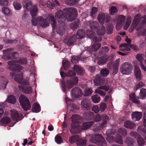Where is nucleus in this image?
<instances>
[{
	"label": "nucleus",
	"mask_w": 146,
	"mask_h": 146,
	"mask_svg": "<svg viewBox=\"0 0 146 146\" xmlns=\"http://www.w3.org/2000/svg\"><path fill=\"white\" fill-rule=\"evenodd\" d=\"M78 15L77 10L74 8H66L63 10H59L55 13V17L59 24L56 25V19L53 15H48L49 19L53 31L56 30L57 33L62 35L65 30L63 23L65 20L72 21L75 19Z\"/></svg>",
	"instance_id": "obj_1"
},
{
	"label": "nucleus",
	"mask_w": 146,
	"mask_h": 146,
	"mask_svg": "<svg viewBox=\"0 0 146 146\" xmlns=\"http://www.w3.org/2000/svg\"><path fill=\"white\" fill-rule=\"evenodd\" d=\"M24 7L29 11H30L31 15L32 17L31 21L32 25L34 26H36L37 24L43 28H45L49 26V24L46 19L44 18L43 17L39 16L36 19L35 17L36 15L38 9L36 5L33 7L32 2L30 0H28L25 1L23 3Z\"/></svg>",
	"instance_id": "obj_2"
},
{
	"label": "nucleus",
	"mask_w": 146,
	"mask_h": 146,
	"mask_svg": "<svg viewBox=\"0 0 146 146\" xmlns=\"http://www.w3.org/2000/svg\"><path fill=\"white\" fill-rule=\"evenodd\" d=\"M146 23V15L141 17V15L138 14L135 15L133 20L131 27L133 29L136 28L137 31H139L138 35H146V27L144 28V25Z\"/></svg>",
	"instance_id": "obj_3"
},
{
	"label": "nucleus",
	"mask_w": 146,
	"mask_h": 146,
	"mask_svg": "<svg viewBox=\"0 0 146 146\" xmlns=\"http://www.w3.org/2000/svg\"><path fill=\"white\" fill-rule=\"evenodd\" d=\"M90 141L99 146H106L107 145L103 137L99 134L92 135L90 138Z\"/></svg>",
	"instance_id": "obj_4"
},
{
	"label": "nucleus",
	"mask_w": 146,
	"mask_h": 146,
	"mask_svg": "<svg viewBox=\"0 0 146 146\" xmlns=\"http://www.w3.org/2000/svg\"><path fill=\"white\" fill-rule=\"evenodd\" d=\"M78 78L75 77L71 78L70 79L67 80L66 82L62 81V91L64 92H65L66 88L68 89L72 88L74 84L78 83Z\"/></svg>",
	"instance_id": "obj_5"
},
{
	"label": "nucleus",
	"mask_w": 146,
	"mask_h": 146,
	"mask_svg": "<svg viewBox=\"0 0 146 146\" xmlns=\"http://www.w3.org/2000/svg\"><path fill=\"white\" fill-rule=\"evenodd\" d=\"M11 76L13 78H14L15 80L23 85H29V81L27 79L23 78V74L22 73H19L17 75L15 76L14 72H12L10 73Z\"/></svg>",
	"instance_id": "obj_6"
},
{
	"label": "nucleus",
	"mask_w": 146,
	"mask_h": 146,
	"mask_svg": "<svg viewBox=\"0 0 146 146\" xmlns=\"http://www.w3.org/2000/svg\"><path fill=\"white\" fill-rule=\"evenodd\" d=\"M19 100L22 108L25 111H26L31 108L30 102L25 96L21 95L19 97Z\"/></svg>",
	"instance_id": "obj_7"
},
{
	"label": "nucleus",
	"mask_w": 146,
	"mask_h": 146,
	"mask_svg": "<svg viewBox=\"0 0 146 146\" xmlns=\"http://www.w3.org/2000/svg\"><path fill=\"white\" fill-rule=\"evenodd\" d=\"M133 68V66L131 63L126 62L121 65L120 67L121 72L123 74H129Z\"/></svg>",
	"instance_id": "obj_8"
},
{
	"label": "nucleus",
	"mask_w": 146,
	"mask_h": 146,
	"mask_svg": "<svg viewBox=\"0 0 146 146\" xmlns=\"http://www.w3.org/2000/svg\"><path fill=\"white\" fill-rule=\"evenodd\" d=\"M109 119L108 117L106 114H104L102 115L103 123L100 125L99 124H97L95 125L93 127V130L94 132H97L100 130L101 127L103 128L106 127L107 124V122Z\"/></svg>",
	"instance_id": "obj_9"
},
{
	"label": "nucleus",
	"mask_w": 146,
	"mask_h": 146,
	"mask_svg": "<svg viewBox=\"0 0 146 146\" xmlns=\"http://www.w3.org/2000/svg\"><path fill=\"white\" fill-rule=\"evenodd\" d=\"M15 61H9L8 62L9 69L14 72H19L21 71L22 67L19 65H17Z\"/></svg>",
	"instance_id": "obj_10"
},
{
	"label": "nucleus",
	"mask_w": 146,
	"mask_h": 146,
	"mask_svg": "<svg viewBox=\"0 0 146 146\" xmlns=\"http://www.w3.org/2000/svg\"><path fill=\"white\" fill-rule=\"evenodd\" d=\"M93 82L95 86H98L107 84L108 81L102 76L96 75L94 80Z\"/></svg>",
	"instance_id": "obj_11"
},
{
	"label": "nucleus",
	"mask_w": 146,
	"mask_h": 146,
	"mask_svg": "<svg viewBox=\"0 0 146 146\" xmlns=\"http://www.w3.org/2000/svg\"><path fill=\"white\" fill-rule=\"evenodd\" d=\"M143 123L144 126L140 125L138 126L137 131L144 137L146 140V114H144L143 116Z\"/></svg>",
	"instance_id": "obj_12"
},
{
	"label": "nucleus",
	"mask_w": 146,
	"mask_h": 146,
	"mask_svg": "<svg viewBox=\"0 0 146 146\" xmlns=\"http://www.w3.org/2000/svg\"><path fill=\"white\" fill-rule=\"evenodd\" d=\"M11 48H9L3 50L4 54H7V58L9 60L15 59L18 57V54L16 52H11Z\"/></svg>",
	"instance_id": "obj_13"
},
{
	"label": "nucleus",
	"mask_w": 146,
	"mask_h": 146,
	"mask_svg": "<svg viewBox=\"0 0 146 146\" xmlns=\"http://www.w3.org/2000/svg\"><path fill=\"white\" fill-rule=\"evenodd\" d=\"M84 52H82L81 55H80L79 56H72L71 57V62L74 63H77L79 61L80 59V58L81 60H83L84 59L87 58L89 56L88 55V54H90V52L88 51H87L86 52V55H85L84 56H82V55L84 54Z\"/></svg>",
	"instance_id": "obj_14"
},
{
	"label": "nucleus",
	"mask_w": 146,
	"mask_h": 146,
	"mask_svg": "<svg viewBox=\"0 0 146 146\" xmlns=\"http://www.w3.org/2000/svg\"><path fill=\"white\" fill-rule=\"evenodd\" d=\"M71 94L73 98H80L82 95V92L80 88L76 87L72 89Z\"/></svg>",
	"instance_id": "obj_15"
},
{
	"label": "nucleus",
	"mask_w": 146,
	"mask_h": 146,
	"mask_svg": "<svg viewBox=\"0 0 146 146\" xmlns=\"http://www.w3.org/2000/svg\"><path fill=\"white\" fill-rule=\"evenodd\" d=\"M81 106L85 110H90L92 107L90 100L88 98L83 99L81 102Z\"/></svg>",
	"instance_id": "obj_16"
},
{
	"label": "nucleus",
	"mask_w": 146,
	"mask_h": 146,
	"mask_svg": "<svg viewBox=\"0 0 146 146\" xmlns=\"http://www.w3.org/2000/svg\"><path fill=\"white\" fill-rule=\"evenodd\" d=\"M18 87L20 90L24 94H29L32 92L31 87V86H24L18 85Z\"/></svg>",
	"instance_id": "obj_17"
},
{
	"label": "nucleus",
	"mask_w": 146,
	"mask_h": 146,
	"mask_svg": "<svg viewBox=\"0 0 146 146\" xmlns=\"http://www.w3.org/2000/svg\"><path fill=\"white\" fill-rule=\"evenodd\" d=\"M83 116L87 120H91L95 118V115L93 112L90 111L85 112L83 114Z\"/></svg>",
	"instance_id": "obj_18"
},
{
	"label": "nucleus",
	"mask_w": 146,
	"mask_h": 146,
	"mask_svg": "<svg viewBox=\"0 0 146 146\" xmlns=\"http://www.w3.org/2000/svg\"><path fill=\"white\" fill-rule=\"evenodd\" d=\"M120 62V59L119 58L115 61L114 63L113 66V71L112 73L113 75L117 74L118 71V68Z\"/></svg>",
	"instance_id": "obj_19"
},
{
	"label": "nucleus",
	"mask_w": 146,
	"mask_h": 146,
	"mask_svg": "<svg viewBox=\"0 0 146 146\" xmlns=\"http://www.w3.org/2000/svg\"><path fill=\"white\" fill-rule=\"evenodd\" d=\"M77 39H81L83 38L86 35V32L84 30L80 29L78 30L76 35H74Z\"/></svg>",
	"instance_id": "obj_20"
},
{
	"label": "nucleus",
	"mask_w": 146,
	"mask_h": 146,
	"mask_svg": "<svg viewBox=\"0 0 146 146\" xmlns=\"http://www.w3.org/2000/svg\"><path fill=\"white\" fill-rule=\"evenodd\" d=\"M62 68H61L60 72L61 76L62 78H64L66 76L72 77L76 75L75 72L73 70H69L67 73H65L64 72L61 71Z\"/></svg>",
	"instance_id": "obj_21"
},
{
	"label": "nucleus",
	"mask_w": 146,
	"mask_h": 146,
	"mask_svg": "<svg viewBox=\"0 0 146 146\" xmlns=\"http://www.w3.org/2000/svg\"><path fill=\"white\" fill-rule=\"evenodd\" d=\"M142 115V113L140 112H133L131 115L132 119L134 121H139L141 119Z\"/></svg>",
	"instance_id": "obj_22"
},
{
	"label": "nucleus",
	"mask_w": 146,
	"mask_h": 146,
	"mask_svg": "<svg viewBox=\"0 0 146 146\" xmlns=\"http://www.w3.org/2000/svg\"><path fill=\"white\" fill-rule=\"evenodd\" d=\"M125 142L127 146H137L135 140L130 137H127L125 140Z\"/></svg>",
	"instance_id": "obj_23"
},
{
	"label": "nucleus",
	"mask_w": 146,
	"mask_h": 146,
	"mask_svg": "<svg viewBox=\"0 0 146 146\" xmlns=\"http://www.w3.org/2000/svg\"><path fill=\"white\" fill-rule=\"evenodd\" d=\"M134 73L137 80H140L142 78L141 71L140 68L137 66H135V67Z\"/></svg>",
	"instance_id": "obj_24"
},
{
	"label": "nucleus",
	"mask_w": 146,
	"mask_h": 146,
	"mask_svg": "<svg viewBox=\"0 0 146 146\" xmlns=\"http://www.w3.org/2000/svg\"><path fill=\"white\" fill-rule=\"evenodd\" d=\"M77 40L74 35H73L67 41L65 39L64 40V42L68 46H70L73 44L74 42Z\"/></svg>",
	"instance_id": "obj_25"
},
{
	"label": "nucleus",
	"mask_w": 146,
	"mask_h": 146,
	"mask_svg": "<svg viewBox=\"0 0 146 146\" xmlns=\"http://www.w3.org/2000/svg\"><path fill=\"white\" fill-rule=\"evenodd\" d=\"M94 123V121L84 123L82 125L81 129L82 130L87 129L92 126Z\"/></svg>",
	"instance_id": "obj_26"
},
{
	"label": "nucleus",
	"mask_w": 146,
	"mask_h": 146,
	"mask_svg": "<svg viewBox=\"0 0 146 146\" xmlns=\"http://www.w3.org/2000/svg\"><path fill=\"white\" fill-rule=\"evenodd\" d=\"M135 126V124L134 123L129 120L126 121L124 123V126L130 129L134 128Z\"/></svg>",
	"instance_id": "obj_27"
},
{
	"label": "nucleus",
	"mask_w": 146,
	"mask_h": 146,
	"mask_svg": "<svg viewBox=\"0 0 146 146\" xmlns=\"http://www.w3.org/2000/svg\"><path fill=\"white\" fill-rule=\"evenodd\" d=\"M74 70L77 72L78 75H82L84 74V71L83 69L78 65H74Z\"/></svg>",
	"instance_id": "obj_28"
},
{
	"label": "nucleus",
	"mask_w": 146,
	"mask_h": 146,
	"mask_svg": "<svg viewBox=\"0 0 146 146\" xmlns=\"http://www.w3.org/2000/svg\"><path fill=\"white\" fill-rule=\"evenodd\" d=\"M11 117L14 121H17L19 120L18 113L16 110L11 112Z\"/></svg>",
	"instance_id": "obj_29"
},
{
	"label": "nucleus",
	"mask_w": 146,
	"mask_h": 146,
	"mask_svg": "<svg viewBox=\"0 0 146 146\" xmlns=\"http://www.w3.org/2000/svg\"><path fill=\"white\" fill-rule=\"evenodd\" d=\"M81 119V117L78 115H75L71 117L72 121L73 123H79Z\"/></svg>",
	"instance_id": "obj_30"
},
{
	"label": "nucleus",
	"mask_w": 146,
	"mask_h": 146,
	"mask_svg": "<svg viewBox=\"0 0 146 146\" xmlns=\"http://www.w3.org/2000/svg\"><path fill=\"white\" fill-rule=\"evenodd\" d=\"M40 110V105L37 103H35L33 104L32 109L33 112L38 113Z\"/></svg>",
	"instance_id": "obj_31"
},
{
	"label": "nucleus",
	"mask_w": 146,
	"mask_h": 146,
	"mask_svg": "<svg viewBox=\"0 0 146 146\" xmlns=\"http://www.w3.org/2000/svg\"><path fill=\"white\" fill-rule=\"evenodd\" d=\"M107 59L106 57H100L98 60V64L100 65H102L105 64L107 62Z\"/></svg>",
	"instance_id": "obj_32"
},
{
	"label": "nucleus",
	"mask_w": 146,
	"mask_h": 146,
	"mask_svg": "<svg viewBox=\"0 0 146 146\" xmlns=\"http://www.w3.org/2000/svg\"><path fill=\"white\" fill-rule=\"evenodd\" d=\"M80 24L79 21L77 20L72 22L70 25V28L73 30L77 29Z\"/></svg>",
	"instance_id": "obj_33"
},
{
	"label": "nucleus",
	"mask_w": 146,
	"mask_h": 146,
	"mask_svg": "<svg viewBox=\"0 0 146 146\" xmlns=\"http://www.w3.org/2000/svg\"><path fill=\"white\" fill-rule=\"evenodd\" d=\"M129 98L132 102L134 103L139 104L140 103L139 101L136 98L135 94L133 93L129 95Z\"/></svg>",
	"instance_id": "obj_34"
},
{
	"label": "nucleus",
	"mask_w": 146,
	"mask_h": 146,
	"mask_svg": "<svg viewBox=\"0 0 146 146\" xmlns=\"http://www.w3.org/2000/svg\"><path fill=\"white\" fill-rule=\"evenodd\" d=\"M79 139V136L78 135H72L69 139V141L71 143H73L74 142H76Z\"/></svg>",
	"instance_id": "obj_35"
},
{
	"label": "nucleus",
	"mask_w": 146,
	"mask_h": 146,
	"mask_svg": "<svg viewBox=\"0 0 146 146\" xmlns=\"http://www.w3.org/2000/svg\"><path fill=\"white\" fill-rule=\"evenodd\" d=\"M98 19L99 22L102 24L104 23L105 19V16L104 14L99 13L98 16Z\"/></svg>",
	"instance_id": "obj_36"
},
{
	"label": "nucleus",
	"mask_w": 146,
	"mask_h": 146,
	"mask_svg": "<svg viewBox=\"0 0 146 146\" xmlns=\"http://www.w3.org/2000/svg\"><path fill=\"white\" fill-rule=\"evenodd\" d=\"M11 121V119L10 118L6 117H4L1 119L0 122L1 124L4 125L9 123Z\"/></svg>",
	"instance_id": "obj_37"
},
{
	"label": "nucleus",
	"mask_w": 146,
	"mask_h": 146,
	"mask_svg": "<svg viewBox=\"0 0 146 146\" xmlns=\"http://www.w3.org/2000/svg\"><path fill=\"white\" fill-rule=\"evenodd\" d=\"M86 139L84 138L81 139L79 138L76 142V144L79 146H84L86 145Z\"/></svg>",
	"instance_id": "obj_38"
},
{
	"label": "nucleus",
	"mask_w": 146,
	"mask_h": 146,
	"mask_svg": "<svg viewBox=\"0 0 146 146\" xmlns=\"http://www.w3.org/2000/svg\"><path fill=\"white\" fill-rule=\"evenodd\" d=\"M99 24L97 21H93L91 22L89 25L90 29H97L98 27Z\"/></svg>",
	"instance_id": "obj_39"
},
{
	"label": "nucleus",
	"mask_w": 146,
	"mask_h": 146,
	"mask_svg": "<svg viewBox=\"0 0 146 146\" xmlns=\"http://www.w3.org/2000/svg\"><path fill=\"white\" fill-rule=\"evenodd\" d=\"M78 128V126L75 124V123H72L71 125L70 129V131L73 134L77 133V130Z\"/></svg>",
	"instance_id": "obj_40"
},
{
	"label": "nucleus",
	"mask_w": 146,
	"mask_h": 146,
	"mask_svg": "<svg viewBox=\"0 0 146 146\" xmlns=\"http://www.w3.org/2000/svg\"><path fill=\"white\" fill-rule=\"evenodd\" d=\"M7 101L9 103L13 104H15L16 102V98L14 96L12 95L8 96Z\"/></svg>",
	"instance_id": "obj_41"
},
{
	"label": "nucleus",
	"mask_w": 146,
	"mask_h": 146,
	"mask_svg": "<svg viewBox=\"0 0 146 146\" xmlns=\"http://www.w3.org/2000/svg\"><path fill=\"white\" fill-rule=\"evenodd\" d=\"M91 98L92 101L95 103H98L100 100V96L97 94L92 96Z\"/></svg>",
	"instance_id": "obj_42"
},
{
	"label": "nucleus",
	"mask_w": 146,
	"mask_h": 146,
	"mask_svg": "<svg viewBox=\"0 0 146 146\" xmlns=\"http://www.w3.org/2000/svg\"><path fill=\"white\" fill-rule=\"evenodd\" d=\"M101 75L102 77L107 76L109 74V71L107 68L102 69L100 72Z\"/></svg>",
	"instance_id": "obj_43"
},
{
	"label": "nucleus",
	"mask_w": 146,
	"mask_h": 146,
	"mask_svg": "<svg viewBox=\"0 0 146 146\" xmlns=\"http://www.w3.org/2000/svg\"><path fill=\"white\" fill-rule=\"evenodd\" d=\"M16 63H19L21 64H27V59L26 58H22L20 59L19 60H15Z\"/></svg>",
	"instance_id": "obj_44"
},
{
	"label": "nucleus",
	"mask_w": 146,
	"mask_h": 146,
	"mask_svg": "<svg viewBox=\"0 0 146 146\" xmlns=\"http://www.w3.org/2000/svg\"><path fill=\"white\" fill-rule=\"evenodd\" d=\"M101 44L100 43H96L93 44L91 47V49L92 51L94 52L98 50L100 47Z\"/></svg>",
	"instance_id": "obj_45"
},
{
	"label": "nucleus",
	"mask_w": 146,
	"mask_h": 146,
	"mask_svg": "<svg viewBox=\"0 0 146 146\" xmlns=\"http://www.w3.org/2000/svg\"><path fill=\"white\" fill-rule=\"evenodd\" d=\"M62 65L63 66L65 70H66L70 67V62L67 60H63L62 61Z\"/></svg>",
	"instance_id": "obj_46"
},
{
	"label": "nucleus",
	"mask_w": 146,
	"mask_h": 146,
	"mask_svg": "<svg viewBox=\"0 0 146 146\" xmlns=\"http://www.w3.org/2000/svg\"><path fill=\"white\" fill-rule=\"evenodd\" d=\"M115 142L121 145L123 143L122 136L120 134H117V136L115 139Z\"/></svg>",
	"instance_id": "obj_47"
},
{
	"label": "nucleus",
	"mask_w": 146,
	"mask_h": 146,
	"mask_svg": "<svg viewBox=\"0 0 146 146\" xmlns=\"http://www.w3.org/2000/svg\"><path fill=\"white\" fill-rule=\"evenodd\" d=\"M118 131L122 136H125L127 134V131L126 130L123 128H119L118 130Z\"/></svg>",
	"instance_id": "obj_48"
},
{
	"label": "nucleus",
	"mask_w": 146,
	"mask_h": 146,
	"mask_svg": "<svg viewBox=\"0 0 146 146\" xmlns=\"http://www.w3.org/2000/svg\"><path fill=\"white\" fill-rule=\"evenodd\" d=\"M137 144L139 146H143L145 143V141L141 136L137 140Z\"/></svg>",
	"instance_id": "obj_49"
},
{
	"label": "nucleus",
	"mask_w": 146,
	"mask_h": 146,
	"mask_svg": "<svg viewBox=\"0 0 146 146\" xmlns=\"http://www.w3.org/2000/svg\"><path fill=\"white\" fill-rule=\"evenodd\" d=\"M109 49L108 47L104 46L102 47L100 50L99 52L101 54H105L108 53L109 51Z\"/></svg>",
	"instance_id": "obj_50"
},
{
	"label": "nucleus",
	"mask_w": 146,
	"mask_h": 146,
	"mask_svg": "<svg viewBox=\"0 0 146 146\" xmlns=\"http://www.w3.org/2000/svg\"><path fill=\"white\" fill-rule=\"evenodd\" d=\"M93 92L92 89L90 88L86 89L85 90L84 95L85 96H90Z\"/></svg>",
	"instance_id": "obj_51"
},
{
	"label": "nucleus",
	"mask_w": 146,
	"mask_h": 146,
	"mask_svg": "<svg viewBox=\"0 0 146 146\" xmlns=\"http://www.w3.org/2000/svg\"><path fill=\"white\" fill-rule=\"evenodd\" d=\"M144 55L143 54H138L136 56V58L140 62V63H142L143 60Z\"/></svg>",
	"instance_id": "obj_52"
},
{
	"label": "nucleus",
	"mask_w": 146,
	"mask_h": 146,
	"mask_svg": "<svg viewBox=\"0 0 146 146\" xmlns=\"http://www.w3.org/2000/svg\"><path fill=\"white\" fill-rule=\"evenodd\" d=\"M113 26L112 24H110L109 25L107 28V34H111L113 33Z\"/></svg>",
	"instance_id": "obj_53"
},
{
	"label": "nucleus",
	"mask_w": 146,
	"mask_h": 146,
	"mask_svg": "<svg viewBox=\"0 0 146 146\" xmlns=\"http://www.w3.org/2000/svg\"><path fill=\"white\" fill-rule=\"evenodd\" d=\"M55 142L58 144H60L63 142L62 137L60 135H56L55 138Z\"/></svg>",
	"instance_id": "obj_54"
},
{
	"label": "nucleus",
	"mask_w": 146,
	"mask_h": 146,
	"mask_svg": "<svg viewBox=\"0 0 146 146\" xmlns=\"http://www.w3.org/2000/svg\"><path fill=\"white\" fill-rule=\"evenodd\" d=\"M130 135L136 139L137 140L141 136V135L137 132L133 131H131L130 132Z\"/></svg>",
	"instance_id": "obj_55"
},
{
	"label": "nucleus",
	"mask_w": 146,
	"mask_h": 146,
	"mask_svg": "<svg viewBox=\"0 0 146 146\" xmlns=\"http://www.w3.org/2000/svg\"><path fill=\"white\" fill-rule=\"evenodd\" d=\"M109 10L111 15H113L114 14L117 13L118 11L117 7L115 6L111 7Z\"/></svg>",
	"instance_id": "obj_56"
},
{
	"label": "nucleus",
	"mask_w": 146,
	"mask_h": 146,
	"mask_svg": "<svg viewBox=\"0 0 146 146\" xmlns=\"http://www.w3.org/2000/svg\"><path fill=\"white\" fill-rule=\"evenodd\" d=\"M2 84L1 86L3 87V89H5L6 88L7 84L8 82V80L5 78H3L1 80Z\"/></svg>",
	"instance_id": "obj_57"
},
{
	"label": "nucleus",
	"mask_w": 146,
	"mask_h": 146,
	"mask_svg": "<svg viewBox=\"0 0 146 146\" xmlns=\"http://www.w3.org/2000/svg\"><path fill=\"white\" fill-rule=\"evenodd\" d=\"M125 17L123 15H120L118 18L117 22L123 25L124 23Z\"/></svg>",
	"instance_id": "obj_58"
},
{
	"label": "nucleus",
	"mask_w": 146,
	"mask_h": 146,
	"mask_svg": "<svg viewBox=\"0 0 146 146\" xmlns=\"http://www.w3.org/2000/svg\"><path fill=\"white\" fill-rule=\"evenodd\" d=\"M13 6L15 9L17 10H19L21 8V4L17 2L14 1L13 3Z\"/></svg>",
	"instance_id": "obj_59"
},
{
	"label": "nucleus",
	"mask_w": 146,
	"mask_h": 146,
	"mask_svg": "<svg viewBox=\"0 0 146 146\" xmlns=\"http://www.w3.org/2000/svg\"><path fill=\"white\" fill-rule=\"evenodd\" d=\"M46 5L50 9H53L55 6V4L54 3L50 1H48L47 2Z\"/></svg>",
	"instance_id": "obj_60"
},
{
	"label": "nucleus",
	"mask_w": 146,
	"mask_h": 146,
	"mask_svg": "<svg viewBox=\"0 0 146 146\" xmlns=\"http://www.w3.org/2000/svg\"><path fill=\"white\" fill-rule=\"evenodd\" d=\"M87 35L90 38H92L94 36L95 33L93 31L90 30L87 31Z\"/></svg>",
	"instance_id": "obj_61"
},
{
	"label": "nucleus",
	"mask_w": 146,
	"mask_h": 146,
	"mask_svg": "<svg viewBox=\"0 0 146 146\" xmlns=\"http://www.w3.org/2000/svg\"><path fill=\"white\" fill-rule=\"evenodd\" d=\"M140 94L142 98L146 97V89L145 88H141L140 90Z\"/></svg>",
	"instance_id": "obj_62"
},
{
	"label": "nucleus",
	"mask_w": 146,
	"mask_h": 146,
	"mask_svg": "<svg viewBox=\"0 0 146 146\" xmlns=\"http://www.w3.org/2000/svg\"><path fill=\"white\" fill-rule=\"evenodd\" d=\"M107 106L106 104L104 102L101 103L100 105V111L101 112L104 111Z\"/></svg>",
	"instance_id": "obj_63"
},
{
	"label": "nucleus",
	"mask_w": 146,
	"mask_h": 146,
	"mask_svg": "<svg viewBox=\"0 0 146 146\" xmlns=\"http://www.w3.org/2000/svg\"><path fill=\"white\" fill-rule=\"evenodd\" d=\"M131 19L129 18L127 19L125 24L124 27V29L125 30L127 29L129 27L131 22Z\"/></svg>",
	"instance_id": "obj_64"
}]
</instances>
